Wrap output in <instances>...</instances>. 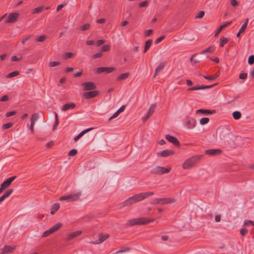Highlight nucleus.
Returning <instances> with one entry per match:
<instances>
[{"mask_svg": "<svg viewBox=\"0 0 254 254\" xmlns=\"http://www.w3.org/2000/svg\"><path fill=\"white\" fill-rule=\"evenodd\" d=\"M155 219H149L147 217H140L129 220L126 224L127 226L132 227L134 225H146L155 221Z\"/></svg>", "mask_w": 254, "mask_h": 254, "instance_id": "nucleus-1", "label": "nucleus"}, {"mask_svg": "<svg viewBox=\"0 0 254 254\" xmlns=\"http://www.w3.org/2000/svg\"><path fill=\"white\" fill-rule=\"evenodd\" d=\"M199 157L193 156L186 160L183 164V168L187 169L191 168L199 160Z\"/></svg>", "mask_w": 254, "mask_h": 254, "instance_id": "nucleus-2", "label": "nucleus"}, {"mask_svg": "<svg viewBox=\"0 0 254 254\" xmlns=\"http://www.w3.org/2000/svg\"><path fill=\"white\" fill-rule=\"evenodd\" d=\"M81 195V192L80 191H78L77 192L71 193L66 196H62L60 198V200L73 201L78 199Z\"/></svg>", "mask_w": 254, "mask_h": 254, "instance_id": "nucleus-3", "label": "nucleus"}, {"mask_svg": "<svg viewBox=\"0 0 254 254\" xmlns=\"http://www.w3.org/2000/svg\"><path fill=\"white\" fill-rule=\"evenodd\" d=\"M171 170V167L165 168L161 166H156L154 169L150 171V173L152 174H159L162 175L165 173H168Z\"/></svg>", "mask_w": 254, "mask_h": 254, "instance_id": "nucleus-4", "label": "nucleus"}, {"mask_svg": "<svg viewBox=\"0 0 254 254\" xmlns=\"http://www.w3.org/2000/svg\"><path fill=\"white\" fill-rule=\"evenodd\" d=\"M176 200L175 199L170 198H156L151 202V203L153 204H157L159 203L164 204L174 202Z\"/></svg>", "mask_w": 254, "mask_h": 254, "instance_id": "nucleus-5", "label": "nucleus"}, {"mask_svg": "<svg viewBox=\"0 0 254 254\" xmlns=\"http://www.w3.org/2000/svg\"><path fill=\"white\" fill-rule=\"evenodd\" d=\"M16 176H13L10 177L5 180L0 185V194L3 192V191L6 189L7 188L9 187L11 184V183L16 178Z\"/></svg>", "mask_w": 254, "mask_h": 254, "instance_id": "nucleus-6", "label": "nucleus"}, {"mask_svg": "<svg viewBox=\"0 0 254 254\" xmlns=\"http://www.w3.org/2000/svg\"><path fill=\"white\" fill-rule=\"evenodd\" d=\"M154 194L153 192H141L135 195H133L135 201L136 202L140 201L147 197L151 195H153Z\"/></svg>", "mask_w": 254, "mask_h": 254, "instance_id": "nucleus-7", "label": "nucleus"}, {"mask_svg": "<svg viewBox=\"0 0 254 254\" xmlns=\"http://www.w3.org/2000/svg\"><path fill=\"white\" fill-rule=\"evenodd\" d=\"M115 67H100L95 69V73L96 74H100L103 72L110 73L115 70Z\"/></svg>", "mask_w": 254, "mask_h": 254, "instance_id": "nucleus-8", "label": "nucleus"}, {"mask_svg": "<svg viewBox=\"0 0 254 254\" xmlns=\"http://www.w3.org/2000/svg\"><path fill=\"white\" fill-rule=\"evenodd\" d=\"M19 16V13L18 12L10 13L8 18L5 20V22L6 23H14L17 21Z\"/></svg>", "mask_w": 254, "mask_h": 254, "instance_id": "nucleus-9", "label": "nucleus"}, {"mask_svg": "<svg viewBox=\"0 0 254 254\" xmlns=\"http://www.w3.org/2000/svg\"><path fill=\"white\" fill-rule=\"evenodd\" d=\"M218 83H215L211 85H200L198 86H194L191 88H189L188 89V91H193V90H197L200 89H206L212 88L217 85Z\"/></svg>", "mask_w": 254, "mask_h": 254, "instance_id": "nucleus-10", "label": "nucleus"}, {"mask_svg": "<svg viewBox=\"0 0 254 254\" xmlns=\"http://www.w3.org/2000/svg\"><path fill=\"white\" fill-rule=\"evenodd\" d=\"M196 124V121L194 119L190 117L187 118L186 126L187 128H192L195 127Z\"/></svg>", "mask_w": 254, "mask_h": 254, "instance_id": "nucleus-11", "label": "nucleus"}, {"mask_svg": "<svg viewBox=\"0 0 254 254\" xmlns=\"http://www.w3.org/2000/svg\"><path fill=\"white\" fill-rule=\"evenodd\" d=\"M165 137H166V139L168 141L171 142L174 145L178 146V147L180 146V143L179 141L178 140V139L176 137L171 136L170 134H166Z\"/></svg>", "mask_w": 254, "mask_h": 254, "instance_id": "nucleus-12", "label": "nucleus"}, {"mask_svg": "<svg viewBox=\"0 0 254 254\" xmlns=\"http://www.w3.org/2000/svg\"><path fill=\"white\" fill-rule=\"evenodd\" d=\"M99 94V92L97 90L85 92L83 94V97L87 99L94 98Z\"/></svg>", "mask_w": 254, "mask_h": 254, "instance_id": "nucleus-13", "label": "nucleus"}, {"mask_svg": "<svg viewBox=\"0 0 254 254\" xmlns=\"http://www.w3.org/2000/svg\"><path fill=\"white\" fill-rule=\"evenodd\" d=\"M82 85L84 90H91L96 88L95 84L92 82H84Z\"/></svg>", "mask_w": 254, "mask_h": 254, "instance_id": "nucleus-14", "label": "nucleus"}, {"mask_svg": "<svg viewBox=\"0 0 254 254\" xmlns=\"http://www.w3.org/2000/svg\"><path fill=\"white\" fill-rule=\"evenodd\" d=\"M175 151L172 150H165L162 152H157V155L159 157H167L174 154Z\"/></svg>", "mask_w": 254, "mask_h": 254, "instance_id": "nucleus-15", "label": "nucleus"}, {"mask_svg": "<svg viewBox=\"0 0 254 254\" xmlns=\"http://www.w3.org/2000/svg\"><path fill=\"white\" fill-rule=\"evenodd\" d=\"M15 247H11L10 246L5 245L4 247L1 249L0 254H7L12 253L15 250Z\"/></svg>", "mask_w": 254, "mask_h": 254, "instance_id": "nucleus-16", "label": "nucleus"}, {"mask_svg": "<svg viewBox=\"0 0 254 254\" xmlns=\"http://www.w3.org/2000/svg\"><path fill=\"white\" fill-rule=\"evenodd\" d=\"M98 236H99L98 240H97L95 242H91V243H92L93 244H100L109 237V235L108 234L104 235L102 234H99L98 235Z\"/></svg>", "mask_w": 254, "mask_h": 254, "instance_id": "nucleus-17", "label": "nucleus"}, {"mask_svg": "<svg viewBox=\"0 0 254 254\" xmlns=\"http://www.w3.org/2000/svg\"><path fill=\"white\" fill-rule=\"evenodd\" d=\"M76 105L74 103H68L64 105L62 107L63 111H66L69 109H73L75 107Z\"/></svg>", "mask_w": 254, "mask_h": 254, "instance_id": "nucleus-18", "label": "nucleus"}, {"mask_svg": "<svg viewBox=\"0 0 254 254\" xmlns=\"http://www.w3.org/2000/svg\"><path fill=\"white\" fill-rule=\"evenodd\" d=\"M135 202H136V201H135V199L133 196L132 197L128 198V199L126 200L124 202H123V206H130Z\"/></svg>", "mask_w": 254, "mask_h": 254, "instance_id": "nucleus-19", "label": "nucleus"}, {"mask_svg": "<svg viewBox=\"0 0 254 254\" xmlns=\"http://www.w3.org/2000/svg\"><path fill=\"white\" fill-rule=\"evenodd\" d=\"M81 233H82L81 231H77L72 232L67 236V238H66V241H69V240L77 237L78 236L80 235Z\"/></svg>", "mask_w": 254, "mask_h": 254, "instance_id": "nucleus-20", "label": "nucleus"}, {"mask_svg": "<svg viewBox=\"0 0 254 254\" xmlns=\"http://www.w3.org/2000/svg\"><path fill=\"white\" fill-rule=\"evenodd\" d=\"M222 152L220 149H208L205 151V153L209 155H214Z\"/></svg>", "mask_w": 254, "mask_h": 254, "instance_id": "nucleus-21", "label": "nucleus"}, {"mask_svg": "<svg viewBox=\"0 0 254 254\" xmlns=\"http://www.w3.org/2000/svg\"><path fill=\"white\" fill-rule=\"evenodd\" d=\"M196 114H213L216 113L215 110H209L206 109H199L196 111Z\"/></svg>", "mask_w": 254, "mask_h": 254, "instance_id": "nucleus-22", "label": "nucleus"}, {"mask_svg": "<svg viewBox=\"0 0 254 254\" xmlns=\"http://www.w3.org/2000/svg\"><path fill=\"white\" fill-rule=\"evenodd\" d=\"M232 23V21H230V22H227L225 24H224L223 25H222L221 26H220L219 28L217 30L215 34V35L214 36L215 37H217L218 34L221 32V31L225 28H226V27L229 26Z\"/></svg>", "mask_w": 254, "mask_h": 254, "instance_id": "nucleus-23", "label": "nucleus"}, {"mask_svg": "<svg viewBox=\"0 0 254 254\" xmlns=\"http://www.w3.org/2000/svg\"><path fill=\"white\" fill-rule=\"evenodd\" d=\"M129 75H130V73L129 72L122 73L121 74H120L119 76H118L117 77L116 81L119 82L121 80L126 79L129 77Z\"/></svg>", "mask_w": 254, "mask_h": 254, "instance_id": "nucleus-24", "label": "nucleus"}, {"mask_svg": "<svg viewBox=\"0 0 254 254\" xmlns=\"http://www.w3.org/2000/svg\"><path fill=\"white\" fill-rule=\"evenodd\" d=\"M93 128H89L87 129H86L82 131H81L79 134H78L77 136H75L74 137V140L75 141H77L82 135H83L85 133H87V132L90 131L92 130Z\"/></svg>", "mask_w": 254, "mask_h": 254, "instance_id": "nucleus-25", "label": "nucleus"}, {"mask_svg": "<svg viewBox=\"0 0 254 254\" xmlns=\"http://www.w3.org/2000/svg\"><path fill=\"white\" fill-rule=\"evenodd\" d=\"M196 56V54H193L192 55L190 59V62L193 64H195L196 63H198L200 62V61L202 60V57L201 56H198L197 58L196 59L193 60L194 58H195Z\"/></svg>", "mask_w": 254, "mask_h": 254, "instance_id": "nucleus-26", "label": "nucleus"}, {"mask_svg": "<svg viewBox=\"0 0 254 254\" xmlns=\"http://www.w3.org/2000/svg\"><path fill=\"white\" fill-rule=\"evenodd\" d=\"M164 66H165V63H164L162 62V63H160L159 65L156 68L155 74H154L153 77H155L157 75L158 73L161 70H162L164 67Z\"/></svg>", "mask_w": 254, "mask_h": 254, "instance_id": "nucleus-27", "label": "nucleus"}, {"mask_svg": "<svg viewBox=\"0 0 254 254\" xmlns=\"http://www.w3.org/2000/svg\"><path fill=\"white\" fill-rule=\"evenodd\" d=\"M152 43V40L151 39H149L145 42V47L143 50L144 53H146L147 51V50L150 48Z\"/></svg>", "mask_w": 254, "mask_h": 254, "instance_id": "nucleus-28", "label": "nucleus"}, {"mask_svg": "<svg viewBox=\"0 0 254 254\" xmlns=\"http://www.w3.org/2000/svg\"><path fill=\"white\" fill-rule=\"evenodd\" d=\"M59 208L60 204L59 203L54 204L51 208V214L54 215Z\"/></svg>", "mask_w": 254, "mask_h": 254, "instance_id": "nucleus-29", "label": "nucleus"}, {"mask_svg": "<svg viewBox=\"0 0 254 254\" xmlns=\"http://www.w3.org/2000/svg\"><path fill=\"white\" fill-rule=\"evenodd\" d=\"M62 226H63L62 223L59 222V223L56 224L52 227H51V229L52 230L53 232L54 233L55 232L59 230L62 227Z\"/></svg>", "mask_w": 254, "mask_h": 254, "instance_id": "nucleus-30", "label": "nucleus"}, {"mask_svg": "<svg viewBox=\"0 0 254 254\" xmlns=\"http://www.w3.org/2000/svg\"><path fill=\"white\" fill-rule=\"evenodd\" d=\"M228 42V39L223 36L221 37L220 39L219 46L220 47H223L224 45Z\"/></svg>", "mask_w": 254, "mask_h": 254, "instance_id": "nucleus-31", "label": "nucleus"}, {"mask_svg": "<svg viewBox=\"0 0 254 254\" xmlns=\"http://www.w3.org/2000/svg\"><path fill=\"white\" fill-rule=\"evenodd\" d=\"M214 50H215L214 47L213 46H211L209 47L208 48H207L206 49L202 51L200 53L202 54H205L206 53H213V52L214 51Z\"/></svg>", "mask_w": 254, "mask_h": 254, "instance_id": "nucleus-32", "label": "nucleus"}, {"mask_svg": "<svg viewBox=\"0 0 254 254\" xmlns=\"http://www.w3.org/2000/svg\"><path fill=\"white\" fill-rule=\"evenodd\" d=\"M219 76V74L218 73H215L213 76L207 75V76H203V77L209 80H215L218 76Z\"/></svg>", "mask_w": 254, "mask_h": 254, "instance_id": "nucleus-33", "label": "nucleus"}, {"mask_svg": "<svg viewBox=\"0 0 254 254\" xmlns=\"http://www.w3.org/2000/svg\"><path fill=\"white\" fill-rule=\"evenodd\" d=\"M156 107V103H154L151 105L147 113V114H148L149 116H151L153 114Z\"/></svg>", "mask_w": 254, "mask_h": 254, "instance_id": "nucleus-34", "label": "nucleus"}, {"mask_svg": "<svg viewBox=\"0 0 254 254\" xmlns=\"http://www.w3.org/2000/svg\"><path fill=\"white\" fill-rule=\"evenodd\" d=\"M19 74H20L19 71H17V70L14 71H13L12 72L8 73V74H7V75L6 76V77L8 78H11V77L17 76V75H19Z\"/></svg>", "mask_w": 254, "mask_h": 254, "instance_id": "nucleus-35", "label": "nucleus"}, {"mask_svg": "<svg viewBox=\"0 0 254 254\" xmlns=\"http://www.w3.org/2000/svg\"><path fill=\"white\" fill-rule=\"evenodd\" d=\"M242 114L239 111H235L233 113V117L235 120H239L241 118Z\"/></svg>", "mask_w": 254, "mask_h": 254, "instance_id": "nucleus-36", "label": "nucleus"}, {"mask_svg": "<svg viewBox=\"0 0 254 254\" xmlns=\"http://www.w3.org/2000/svg\"><path fill=\"white\" fill-rule=\"evenodd\" d=\"M38 118H39V115L38 113L33 114L31 118V123L34 124L35 121H36Z\"/></svg>", "mask_w": 254, "mask_h": 254, "instance_id": "nucleus-37", "label": "nucleus"}, {"mask_svg": "<svg viewBox=\"0 0 254 254\" xmlns=\"http://www.w3.org/2000/svg\"><path fill=\"white\" fill-rule=\"evenodd\" d=\"M248 22H249V19L247 18L246 19L245 23L243 24V25L242 26L241 28L239 30L240 31V32L244 33L245 32V31L247 28V26L248 25Z\"/></svg>", "mask_w": 254, "mask_h": 254, "instance_id": "nucleus-38", "label": "nucleus"}, {"mask_svg": "<svg viewBox=\"0 0 254 254\" xmlns=\"http://www.w3.org/2000/svg\"><path fill=\"white\" fill-rule=\"evenodd\" d=\"M44 8V6H41L35 8L32 11L33 14L38 13L41 12Z\"/></svg>", "mask_w": 254, "mask_h": 254, "instance_id": "nucleus-39", "label": "nucleus"}, {"mask_svg": "<svg viewBox=\"0 0 254 254\" xmlns=\"http://www.w3.org/2000/svg\"><path fill=\"white\" fill-rule=\"evenodd\" d=\"M89 177H86L85 176H81L79 179V183L82 185V184H83L85 181L87 182L89 181Z\"/></svg>", "mask_w": 254, "mask_h": 254, "instance_id": "nucleus-40", "label": "nucleus"}, {"mask_svg": "<svg viewBox=\"0 0 254 254\" xmlns=\"http://www.w3.org/2000/svg\"><path fill=\"white\" fill-rule=\"evenodd\" d=\"M13 192V190L12 189L8 190L2 195V197L4 199L8 197Z\"/></svg>", "mask_w": 254, "mask_h": 254, "instance_id": "nucleus-41", "label": "nucleus"}, {"mask_svg": "<svg viewBox=\"0 0 254 254\" xmlns=\"http://www.w3.org/2000/svg\"><path fill=\"white\" fill-rule=\"evenodd\" d=\"M111 46L110 45H104L101 50V52H108L110 50Z\"/></svg>", "mask_w": 254, "mask_h": 254, "instance_id": "nucleus-42", "label": "nucleus"}, {"mask_svg": "<svg viewBox=\"0 0 254 254\" xmlns=\"http://www.w3.org/2000/svg\"><path fill=\"white\" fill-rule=\"evenodd\" d=\"M13 126V124L11 122L4 124L2 125V128L3 129H6L10 128Z\"/></svg>", "mask_w": 254, "mask_h": 254, "instance_id": "nucleus-43", "label": "nucleus"}, {"mask_svg": "<svg viewBox=\"0 0 254 254\" xmlns=\"http://www.w3.org/2000/svg\"><path fill=\"white\" fill-rule=\"evenodd\" d=\"M90 24L89 23H86V24L82 25V26H81L80 30L82 31H84L87 30H88L90 28Z\"/></svg>", "mask_w": 254, "mask_h": 254, "instance_id": "nucleus-44", "label": "nucleus"}, {"mask_svg": "<svg viewBox=\"0 0 254 254\" xmlns=\"http://www.w3.org/2000/svg\"><path fill=\"white\" fill-rule=\"evenodd\" d=\"M61 64V63L59 62H50L49 63V66L50 67H53L56 66H58Z\"/></svg>", "mask_w": 254, "mask_h": 254, "instance_id": "nucleus-45", "label": "nucleus"}, {"mask_svg": "<svg viewBox=\"0 0 254 254\" xmlns=\"http://www.w3.org/2000/svg\"><path fill=\"white\" fill-rule=\"evenodd\" d=\"M58 124H59L58 116L57 113H55V123L53 126V130L56 129Z\"/></svg>", "mask_w": 254, "mask_h": 254, "instance_id": "nucleus-46", "label": "nucleus"}, {"mask_svg": "<svg viewBox=\"0 0 254 254\" xmlns=\"http://www.w3.org/2000/svg\"><path fill=\"white\" fill-rule=\"evenodd\" d=\"M52 233H53V232L52 230H51V229L50 228L48 230H47L45 232H44L43 233L42 236V237H46Z\"/></svg>", "mask_w": 254, "mask_h": 254, "instance_id": "nucleus-47", "label": "nucleus"}, {"mask_svg": "<svg viewBox=\"0 0 254 254\" xmlns=\"http://www.w3.org/2000/svg\"><path fill=\"white\" fill-rule=\"evenodd\" d=\"M209 119L208 118H203L200 120V124L201 125H205L209 122Z\"/></svg>", "mask_w": 254, "mask_h": 254, "instance_id": "nucleus-48", "label": "nucleus"}, {"mask_svg": "<svg viewBox=\"0 0 254 254\" xmlns=\"http://www.w3.org/2000/svg\"><path fill=\"white\" fill-rule=\"evenodd\" d=\"M46 39L45 35H41L36 39V42H43Z\"/></svg>", "mask_w": 254, "mask_h": 254, "instance_id": "nucleus-49", "label": "nucleus"}, {"mask_svg": "<svg viewBox=\"0 0 254 254\" xmlns=\"http://www.w3.org/2000/svg\"><path fill=\"white\" fill-rule=\"evenodd\" d=\"M77 150L75 149H73L71 150L68 153V155L70 156H73L77 154Z\"/></svg>", "mask_w": 254, "mask_h": 254, "instance_id": "nucleus-50", "label": "nucleus"}, {"mask_svg": "<svg viewBox=\"0 0 254 254\" xmlns=\"http://www.w3.org/2000/svg\"><path fill=\"white\" fill-rule=\"evenodd\" d=\"M73 56V53H70V52H67V53H66L64 54V59H69V58H72Z\"/></svg>", "mask_w": 254, "mask_h": 254, "instance_id": "nucleus-51", "label": "nucleus"}, {"mask_svg": "<svg viewBox=\"0 0 254 254\" xmlns=\"http://www.w3.org/2000/svg\"><path fill=\"white\" fill-rule=\"evenodd\" d=\"M149 2L148 0L142 1L139 3V7H146L148 6Z\"/></svg>", "mask_w": 254, "mask_h": 254, "instance_id": "nucleus-52", "label": "nucleus"}, {"mask_svg": "<svg viewBox=\"0 0 254 254\" xmlns=\"http://www.w3.org/2000/svg\"><path fill=\"white\" fill-rule=\"evenodd\" d=\"M248 63L249 64L252 65L254 63V55H251L248 59Z\"/></svg>", "mask_w": 254, "mask_h": 254, "instance_id": "nucleus-53", "label": "nucleus"}, {"mask_svg": "<svg viewBox=\"0 0 254 254\" xmlns=\"http://www.w3.org/2000/svg\"><path fill=\"white\" fill-rule=\"evenodd\" d=\"M166 36L165 35H162L160 36V37L158 38L155 41V43L156 44H158L160 42H161L162 40H163L165 38Z\"/></svg>", "mask_w": 254, "mask_h": 254, "instance_id": "nucleus-54", "label": "nucleus"}, {"mask_svg": "<svg viewBox=\"0 0 254 254\" xmlns=\"http://www.w3.org/2000/svg\"><path fill=\"white\" fill-rule=\"evenodd\" d=\"M130 250H131V249L130 248L127 247V248H125L124 250H119V251H117L116 253V254H120V253H124V252L129 251Z\"/></svg>", "mask_w": 254, "mask_h": 254, "instance_id": "nucleus-55", "label": "nucleus"}, {"mask_svg": "<svg viewBox=\"0 0 254 254\" xmlns=\"http://www.w3.org/2000/svg\"><path fill=\"white\" fill-rule=\"evenodd\" d=\"M248 232V230L246 228H242L240 230V233L243 236H245Z\"/></svg>", "mask_w": 254, "mask_h": 254, "instance_id": "nucleus-56", "label": "nucleus"}, {"mask_svg": "<svg viewBox=\"0 0 254 254\" xmlns=\"http://www.w3.org/2000/svg\"><path fill=\"white\" fill-rule=\"evenodd\" d=\"M102 56V53L101 52H99L95 54H94L92 56V58L94 59L99 58L101 57Z\"/></svg>", "mask_w": 254, "mask_h": 254, "instance_id": "nucleus-57", "label": "nucleus"}, {"mask_svg": "<svg viewBox=\"0 0 254 254\" xmlns=\"http://www.w3.org/2000/svg\"><path fill=\"white\" fill-rule=\"evenodd\" d=\"M22 59V57H21L20 58H17L16 56H13L11 58V61L12 62L19 61L21 60Z\"/></svg>", "mask_w": 254, "mask_h": 254, "instance_id": "nucleus-58", "label": "nucleus"}, {"mask_svg": "<svg viewBox=\"0 0 254 254\" xmlns=\"http://www.w3.org/2000/svg\"><path fill=\"white\" fill-rule=\"evenodd\" d=\"M153 33V30L151 29L146 30L144 32V35L145 37H148L151 35Z\"/></svg>", "mask_w": 254, "mask_h": 254, "instance_id": "nucleus-59", "label": "nucleus"}, {"mask_svg": "<svg viewBox=\"0 0 254 254\" xmlns=\"http://www.w3.org/2000/svg\"><path fill=\"white\" fill-rule=\"evenodd\" d=\"M247 76L248 74L247 73H242L239 75V78L241 79H246Z\"/></svg>", "mask_w": 254, "mask_h": 254, "instance_id": "nucleus-60", "label": "nucleus"}, {"mask_svg": "<svg viewBox=\"0 0 254 254\" xmlns=\"http://www.w3.org/2000/svg\"><path fill=\"white\" fill-rule=\"evenodd\" d=\"M16 112L14 111L9 112H7L6 113L5 116L6 117H9L15 115L16 114Z\"/></svg>", "mask_w": 254, "mask_h": 254, "instance_id": "nucleus-61", "label": "nucleus"}, {"mask_svg": "<svg viewBox=\"0 0 254 254\" xmlns=\"http://www.w3.org/2000/svg\"><path fill=\"white\" fill-rule=\"evenodd\" d=\"M204 15V12L203 11H200L198 12L196 17L198 18H201L203 17Z\"/></svg>", "mask_w": 254, "mask_h": 254, "instance_id": "nucleus-62", "label": "nucleus"}, {"mask_svg": "<svg viewBox=\"0 0 254 254\" xmlns=\"http://www.w3.org/2000/svg\"><path fill=\"white\" fill-rule=\"evenodd\" d=\"M8 96L7 95H5L0 98V102L6 101L8 100Z\"/></svg>", "mask_w": 254, "mask_h": 254, "instance_id": "nucleus-63", "label": "nucleus"}, {"mask_svg": "<svg viewBox=\"0 0 254 254\" xmlns=\"http://www.w3.org/2000/svg\"><path fill=\"white\" fill-rule=\"evenodd\" d=\"M231 4L233 6H237L239 5V2L236 0H231Z\"/></svg>", "mask_w": 254, "mask_h": 254, "instance_id": "nucleus-64", "label": "nucleus"}]
</instances>
